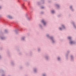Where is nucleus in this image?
<instances>
[{
    "mask_svg": "<svg viewBox=\"0 0 76 76\" xmlns=\"http://www.w3.org/2000/svg\"><path fill=\"white\" fill-rule=\"evenodd\" d=\"M46 36L48 38V39H49L50 40L52 44H56V39L53 36H50L49 34H47Z\"/></svg>",
    "mask_w": 76,
    "mask_h": 76,
    "instance_id": "f257e3e1",
    "label": "nucleus"
},
{
    "mask_svg": "<svg viewBox=\"0 0 76 76\" xmlns=\"http://www.w3.org/2000/svg\"><path fill=\"white\" fill-rule=\"evenodd\" d=\"M68 39L69 40V43L70 45H72V44H76V41L72 40V39L71 37L69 36L68 37Z\"/></svg>",
    "mask_w": 76,
    "mask_h": 76,
    "instance_id": "f03ea898",
    "label": "nucleus"
},
{
    "mask_svg": "<svg viewBox=\"0 0 76 76\" xmlns=\"http://www.w3.org/2000/svg\"><path fill=\"white\" fill-rule=\"evenodd\" d=\"M0 38L2 40H4L6 39V37L3 34V33L2 31H0Z\"/></svg>",
    "mask_w": 76,
    "mask_h": 76,
    "instance_id": "7ed1b4c3",
    "label": "nucleus"
},
{
    "mask_svg": "<svg viewBox=\"0 0 76 76\" xmlns=\"http://www.w3.org/2000/svg\"><path fill=\"white\" fill-rule=\"evenodd\" d=\"M40 2H37V4L38 5H41V4H43L45 3V0H40Z\"/></svg>",
    "mask_w": 76,
    "mask_h": 76,
    "instance_id": "20e7f679",
    "label": "nucleus"
},
{
    "mask_svg": "<svg viewBox=\"0 0 76 76\" xmlns=\"http://www.w3.org/2000/svg\"><path fill=\"white\" fill-rule=\"evenodd\" d=\"M41 22L43 23V26H46V22L44 20H42L41 21Z\"/></svg>",
    "mask_w": 76,
    "mask_h": 76,
    "instance_id": "39448f33",
    "label": "nucleus"
},
{
    "mask_svg": "<svg viewBox=\"0 0 76 76\" xmlns=\"http://www.w3.org/2000/svg\"><path fill=\"white\" fill-rule=\"evenodd\" d=\"M28 14H26V17L27 19V20H28V21H30V20L31 19V17H28Z\"/></svg>",
    "mask_w": 76,
    "mask_h": 76,
    "instance_id": "423d86ee",
    "label": "nucleus"
},
{
    "mask_svg": "<svg viewBox=\"0 0 76 76\" xmlns=\"http://www.w3.org/2000/svg\"><path fill=\"white\" fill-rule=\"evenodd\" d=\"M21 30H20V29L17 28L16 29V30H14V31L16 34H18V31H21Z\"/></svg>",
    "mask_w": 76,
    "mask_h": 76,
    "instance_id": "0eeeda50",
    "label": "nucleus"
},
{
    "mask_svg": "<svg viewBox=\"0 0 76 76\" xmlns=\"http://www.w3.org/2000/svg\"><path fill=\"white\" fill-rule=\"evenodd\" d=\"M39 29H41V30H42L43 29V26H42L41 24H39Z\"/></svg>",
    "mask_w": 76,
    "mask_h": 76,
    "instance_id": "6e6552de",
    "label": "nucleus"
},
{
    "mask_svg": "<svg viewBox=\"0 0 76 76\" xmlns=\"http://www.w3.org/2000/svg\"><path fill=\"white\" fill-rule=\"evenodd\" d=\"M49 56L48 55H45V59L46 60H47V61H48V60H49Z\"/></svg>",
    "mask_w": 76,
    "mask_h": 76,
    "instance_id": "1a4fd4ad",
    "label": "nucleus"
},
{
    "mask_svg": "<svg viewBox=\"0 0 76 76\" xmlns=\"http://www.w3.org/2000/svg\"><path fill=\"white\" fill-rule=\"evenodd\" d=\"M69 53H70V52L69 51H68L67 53L66 54V57L67 60L68 59V55H69Z\"/></svg>",
    "mask_w": 76,
    "mask_h": 76,
    "instance_id": "9d476101",
    "label": "nucleus"
},
{
    "mask_svg": "<svg viewBox=\"0 0 76 76\" xmlns=\"http://www.w3.org/2000/svg\"><path fill=\"white\" fill-rule=\"evenodd\" d=\"M72 24L74 28L75 29H76V26L75 22H72Z\"/></svg>",
    "mask_w": 76,
    "mask_h": 76,
    "instance_id": "9b49d317",
    "label": "nucleus"
},
{
    "mask_svg": "<svg viewBox=\"0 0 76 76\" xmlns=\"http://www.w3.org/2000/svg\"><path fill=\"white\" fill-rule=\"evenodd\" d=\"M70 57L71 61H74V57H73V56L72 55H71Z\"/></svg>",
    "mask_w": 76,
    "mask_h": 76,
    "instance_id": "f8f14e48",
    "label": "nucleus"
},
{
    "mask_svg": "<svg viewBox=\"0 0 76 76\" xmlns=\"http://www.w3.org/2000/svg\"><path fill=\"white\" fill-rule=\"evenodd\" d=\"M25 37L24 36L21 37V41H25Z\"/></svg>",
    "mask_w": 76,
    "mask_h": 76,
    "instance_id": "ddd939ff",
    "label": "nucleus"
},
{
    "mask_svg": "<svg viewBox=\"0 0 76 76\" xmlns=\"http://www.w3.org/2000/svg\"><path fill=\"white\" fill-rule=\"evenodd\" d=\"M61 27L62 29H66V27L64 26V25L62 24V25H61Z\"/></svg>",
    "mask_w": 76,
    "mask_h": 76,
    "instance_id": "4468645a",
    "label": "nucleus"
},
{
    "mask_svg": "<svg viewBox=\"0 0 76 76\" xmlns=\"http://www.w3.org/2000/svg\"><path fill=\"white\" fill-rule=\"evenodd\" d=\"M33 70L34 73H37V68H34L33 69Z\"/></svg>",
    "mask_w": 76,
    "mask_h": 76,
    "instance_id": "2eb2a0df",
    "label": "nucleus"
},
{
    "mask_svg": "<svg viewBox=\"0 0 76 76\" xmlns=\"http://www.w3.org/2000/svg\"><path fill=\"white\" fill-rule=\"evenodd\" d=\"M21 5L22 6V7L23 9H26V7L25 6L24 4H21Z\"/></svg>",
    "mask_w": 76,
    "mask_h": 76,
    "instance_id": "dca6fc26",
    "label": "nucleus"
},
{
    "mask_svg": "<svg viewBox=\"0 0 76 76\" xmlns=\"http://www.w3.org/2000/svg\"><path fill=\"white\" fill-rule=\"evenodd\" d=\"M1 21H2V22H4L5 23H7V22L5 21V20L4 19H1Z\"/></svg>",
    "mask_w": 76,
    "mask_h": 76,
    "instance_id": "f3484780",
    "label": "nucleus"
},
{
    "mask_svg": "<svg viewBox=\"0 0 76 76\" xmlns=\"http://www.w3.org/2000/svg\"><path fill=\"white\" fill-rule=\"evenodd\" d=\"M70 9L72 11V12H73L74 11V10H73V8L72 7V6H70Z\"/></svg>",
    "mask_w": 76,
    "mask_h": 76,
    "instance_id": "a211bd4d",
    "label": "nucleus"
},
{
    "mask_svg": "<svg viewBox=\"0 0 76 76\" xmlns=\"http://www.w3.org/2000/svg\"><path fill=\"white\" fill-rule=\"evenodd\" d=\"M57 60L59 61H61V58H60V57H58L57 58Z\"/></svg>",
    "mask_w": 76,
    "mask_h": 76,
    "instance_id": "6ab92c4d",
    "label": "nucleus"
},
{
    "mask_svg": "<svg viewBox=\"0 0 76 76\" xmlns=\"http://www.w3.org/2000/svg\"><path fill=\"white\" fill-rule=\"evenodd\" d=\"M11 64L12 66H13L15 65V64L14 63V62L12 61H11Z\"/></svg>",
    "mask_w": 76,
    "mask_h": 76,
    "instance_id": "aec40b11",
    "label": "nucleus"
},
{
    "mask_svg": "<svg viewBox=\"0 0 76 76\" xmlns=\"http://www.w3.org/2000/svg\"><path fill=\"white\" fill-rule=\"evenodd\" d=\"M4 33H5V34H8V33H9L8 31L6 29L4 31Z\"/></svg>",
    "mask_w": 76,
    "mask_h": 76,
    "instance_id": "412c9836",
    "label": "nucleus"
},
{
    "mask_svg": "<svg viewBox=\"0 0 76 76\" xmlns=\"http://www.w3.org/2000/svg\"><path fill=\"white\" fill-rule=\"evenodd\" d=\"M55 5L57 7V8H60V6H59V5H58V4H55Z\"/></svg>",
    "mask_w": 76,
    "mask_h": 76,
    "instance_id": "4be33fe9",
    "label": "nucleus"
},
{
    "mask_svg": "<svg viewBox=\"0 0 76 76\" xmlns=\"http://www.w3.org/2000/svg\"><path fill=\"white\" fill-rule=\"evenodd\" d=\"M55 5L57 7V8H60V6H59V5H58V4H55Z\"/></svg>",
    "mask_w": 76,
    "mask_h": 76,
    "instance_id": "5701e85b",
    "label": "nucleus"
},
{
    "mask_svg": "<svg viewBox=\"0 0 76 76\" xmlns=\"http://www.w3.org/2000/svg\"><path fill=\"white\" fill-rule=\"evenodd\" d=\"M8 18H9V19H12V17L10 15H8Z\"/></svg>",
    "mask_w": 76,
    "mask_h": 76,
    "instance_id": "b1692460",
    "label": "nucleus"
},
{
    "mask_svg": "<svg viewBox=\"0 0 76 76\" xmlns=\"http://www.w3.org/2000/svg\"><path fill=\"white\" fill-rule=\"evenodd\" d=\"M1 72H2L3 73H4V71L2 69H1L0 70V73H1Z\"/></svg>",
    "mask_w": 76,
    "mask_h": 76,
    "instance_id": "393cba45",
    "label": "nucleus"
},
{
    "mask_svg": "<svg viewBox=\"0 0 76 76\" xmlns=\"http://www.w3.org/2000/svg\"><path fill=\"white\" fill-rule=\"evenodd\" d=\"M51 12L52 13H53V14L54 13V12H55L54 10H52Z\"/></svg>",
    "mask_w": 76,
    "mask_h": 76,
    "instance_id": "a878e982",
    "label": "nucleus"
},
{
    "mask_svg": "<svg viewBox=\"0 0 76 76\" xmlns=\"http://www.w3.org/2000/svg\"><path fill=\"white\" fill-rule=\"evenodd\" d=\"M38 52H40V51H41V49H40V48H38Z\"/></svg>",
    "mask_w": 76,
    "mask_h": 76,
    "instance_id": "bb28decb",
    "label": "nucleus"
},
{
    "mask_svg": "<svg viewBox=\"0 0 76 76\" xmlns=\"http://www.w3.org/2000/svg\"><path fill=\"white\" fill-rule=\"evenodd\" d=\"M61 14H60L59 15H58V18H60V17H61Z\"/></svg>",
    "mask_w": 76,
    "mask_h": 76,
    "instance_id": "cd10ccee",
    "label": "nucleus"
},
{
    "mask_svg": "<svg viewBox=\"0 0 76 76\" xmlns=\"http://www.w3.org/2000/svg\"><path fill=\"white\" fill-rule=\"evenodd\" d=\"M42 76H46V74H43L42 75Z\"/></svg>",
    "mask_w": 76,
    "mask_h": 76,
    "instance_id": "c85d7f7f",
    "label": "nucleus"
},
{
    "mask_svg": "<svg viewBox=\"0 0 76 76\" xmlns=\"http://www.w3.org/2000/svg\"><path fill=\"white\" fill-rule=\"evenodd\" d=\"M22 53L21 52H20L19 53V55H20H20H22Z\"/></svg>",
    "mask_w": 76,
    "mask_h": 76,
    "instance_id": "c756f323",
    "label": "nucleus"
},
{
    "mask_svg": "<svg viewBox=\"0 0 76 76\" xmlns=\"http://www.w3.org/2000/svg\"><path fill=\"white\" fill-rule=\"evenodd\" d=\"M41 15H42V14H44V12H41Z\"/></svg>",
    "mask_w": 76,
    "mask_h": 76,
    "instance_id": "7c9ffc66",
    "label": "nucleus"
},
{
    "mask_svg": "<svg viewBox=\"0 0 76 76\" xmlns=\"http://www.w3.org/2000/svg\"><path fill=\"white\" fill-rule=\"evenodd\" d=\"M59 29H60L61 31H62V28H59Z\"/></svg>",
    "mask_w": 76,
    "mask_h": 76,
    "instance_id": "2f4dec72",
    "label": "nucleus"
},
{
    "mask_svg": "<svg viewBox=\"0 0 76 76\" xmlns=\"http://www.w3.org/2000/svg\"><path fill=\"white\" fill-rule=\"evenodd\" d=\"M3 50V48L1 47L0 48V50Z\"/></svg>",
    "mask_w": 76,
    "mask_h": 76,
    "instance_id": "473e14b6",
    "label": "nucleus"
},
{
    "mask_svg": "<svg viewBox=\"0 0 76 76\" xmlns=\"http://www.w3.org/2000/svg\"><path fill=\"white\" fill-rule=\"evenodd\" d=\"M7 54H8V56H9V52H8L7 53Z\"/></svg>",
    "mask_w": 76,
    "mask_h": 76,
    "instance_id": "72a5a7b5",
    "label": "nucleus"
},
{
    "mask_svg": "<svg viewBox=\"0 0 76 76\" xmlns=\"http://www.w3.org/2000/svg\"><path fill=\"white\" fill-rule=\"evenodd\" d=\"M18 2H19L20 3V2L21 1H20V0H18Z\"/></svg>",
    "mask_w": 76,
    "mask_h": 76,
    "instance_id": "f704fd0d",
    "label": "nucleus"
},
{
    "mask_svg": "<svg viewBox=\"0 0 76 76\" xmlns=\"http://www.w3.org/2000/svg\"><path fill=\"white\" fill-rule=\"evenodd\" d=\"M30 56H31V55L32 54V52H30Z\"/></svg>",
    "mask_w": 76,
    "mask_h": 76,
    "instance_id": "c9c22d12",
    "label": "nucleus"
},
{
    "mask_svg": "<svg viewBox=\"0 0 76 76\" xmlns=\"http://www.w3.org/2000/svg\"><path fill=\"white\" fill-rule=\"evenodd\" d=\"M41 9H44V7H41Z\"/></svg>",
    "mask_w": 76,
    "mask_h": 76,
    "instance_id": "e433bc0d",
    "label": "nucleus"
},
{
    "mask_svg": "<svg viewBox=\"0 0 76 76\" xmlns=\"http://www.w3.org/2000/svg\"><path fill=\"white\" fill-rule=\"evenodd\" d=\"M1 9H2V7H1L0 6V10H1Z\"/></svg>",
    "mask_w": 76,
    "mask_h": 76,
    "instance_id": "4c0bfd02",
    "label": "nucleus"
},
{
    "mask_svg": "<svg viewBox=\"0 0 76 76\" xmlns=\"http://www.w3.org/2000/svg\"><path fill=\"white\" fill-rule=\"evenodd\" d=\"M23 68V67H22V66H21L20 67V69H22Z\"/></svg>",
    "mask_w": 76,
    "mask_h": 76,
    "instance_id": "58836bf2",
    "label": "nucleus"
},
{
    "mask_svg": "<svg viewBox=\"0 0 76 76\" xmlns=\"http://www.w3.org/2000/svg\"><path fill=\"white\" fill-rule=\"evenodd\" d=\"M27 66H28L29 65V63H27L26 64Z\"/></svg>",
    "mask_w": 76,
    "mask_h": 76,
    "instance_id": "ea45409f",
    "label": "nucleus"
},
{
    "mask_svg": "<svg viewBox=\"0 0 76 76\" xmlns=\"http://www.w3.org/2000/svg\"><path fill=\"white\" fill-rule=\"evenodd\" d=\"M2 16V15H0V18H1Z\"/></svg>",
    "mask_w": 76,
    "mask_h": 76,
    "instance_id": "a19ab883",
    "label": "nucleus"
},
{
    "mask_svg": "<svg viewBox=\"0 0 76 76\" xmlns=\"http://www.w3.org/2000/svg\"><path fill=\"white\" fill-rule=\"evenodd\" d=\"M2 76H5V75L4 74H3L2 75Z\"/></svg>",
    "mask_w": 76,
    "mask_h": 76,
    "instance_id": "79ce46f5",
    "label": "nucleus"
},
{
    "mask_svg": "<svg viewBox=\"0 0 76 76\" xmlns=\"http://www.w3.org/2000/svg\"><path fill=\"white\" fill-rule=\"evenodd\" d=\"M48 2L49 3H50V2H51V1H48Z\"/></svg>",
    "mask_w": 76,
    "mask_h": 76,
    "instance_id": "37998d69",
    "label": "nucleus"
},
{
    "mask_svg": "<svg viewBox=\"0 0 76 76\" xmlns=\"http://www.w3.org/2000/svg\"><path fill=\"white\" fill-rule=\"evenodd\" d=\"M1 56L0 55V59H1Z\"/></svg>",
    "mask_w": 76,
    "mask_h": 76,
    "instance_id": "c03bdc74",
    "label": "nucleus"
},
{
    "mask_svg": "<svg viewBox=\"0 0 76 76\" xmlns=\"http://www.w3.org/2000/svg\"><path fill=\"white\" fill-rule=\"evenodd\" d=\"M17 51H19V49L17 50Z\"/></svg>",
    "mask_w": 76,
    "mask_h": 76,
    "instance_id": "a18cd8bd",
    "label": "nucleus"
},
{
    "mask_svg": "<svg viewBox=\"0 0 76 76\" xmlns=\"http://www.w3.org/2000/svg\"><path fill=\"white\" fill-rule=\"evenodd\" d=\"M28 55V53H26V56H27Z\"/></svg>",
    "mask_w": 76,
    "mask_h": 76,
    "instance_id": "49530a36",
    "label": "nucleus"
},
{
    "mask_svg": "<svg viewBox=\"0 0 76 76\" xmlns=\"http://www.w3.org/2000/svg\"><path fill=\"white\" fill-rule=\"evenodd\" d=\"M27 0H24V1H26Z\"/></svg>",
    "mask_w": 76,
    "mask_h": 76,
    "instance_id": "de8ad7c7",
    "label": "nucleus"
},
{
    "mask_svg": "<svg viewBox=\"0 0 76 76\" xmlns=\"http://www.w3.org/2000/svg\"><path fill=\"white\" fill-rule=\"evenodd\" d=\"M28 5H29V3H28Z\"/></svg>",
    "mask_w": 76,
    "mask_h": 76,
    "instance_id": "09e8293b",
    "label": "nucleus"
},
{
    "mask_svg": "<svg viewBox=\"0 0 76 76\" xmlns=\"http://www.w3.org/2000/svg\"><path fill=\"white\" fill-rule=\"evenodd\" d=\"M15 27H16V26H15Z\"/></svg>",
    "mask_w": 76,
    "mask_h": 76,
    "instance_id": "8fccbe9b",
    "label": "nucleus"
},
{
    "mask_svg": "<svg viewBox=\"0 0 76 76\" xmlns=\"http://www.w3.org/2000/svg\"><path fill=\"white\" fill-rule=\"evenodd\" d=\"M5 25H6V24H5Z\"/></svg>",
    "mask_w": 76,
    "mask_h": 76,
    "instance_id": "3c124183",
    "label": "nucleus"
}]
</instances>
